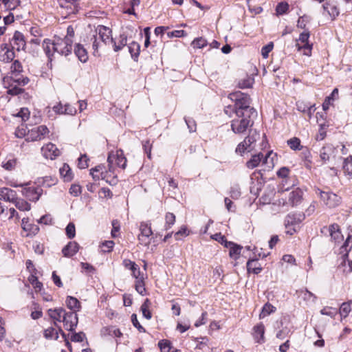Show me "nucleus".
Instances as JSON below:
<instances>
[{"instance_id": "nucleus-5", "label": "nucleus", "mask_w": 352, "mask_h": 352, "mask_svg": "<svg viewBox=\"0 0 352 352\" xmlns=\"http://www.w3.org/2000/svg\"><path fill=\"white\" fill-rule=\"evenodd\" d=\"M107 162L109 164V171H113L116 166L124 169L126 166V159L121 150L117 151L115 153H109Z\"/></svg>"}, {"instance_id": "nucleus-21", "label": "nucleus", "mask_w": 352, "mask_h": 352, "mask_svg": "<svg viewBox=\"0 0 352 352\" xmlns=\"http://www.w3.org/2000/svg\"><path fill=\"white\" fill-rule=\"evenodd\" d=\"M335 148L331 144H327L321 148L320 150V157L323 162L329 160L330 156L333 154Z\"/></svg>"}, {"instance_id": "nucleus-56", "label": "nucleus", "mask_w": 352, "mask_h": 352, "mask_svg": "<svg viewBox=\"0 0 352 352\" xmlns=\"http://www.w3.org/2000/svg\"><path fill=\"white\" fill-rule=\"evenodd\" d=\"M290 333V329L287 327H283L276 333V338L280 340H284L289 336Z\"/></svg>"}, {"instance_id": "nucleus-61", "label": "nucleus", "mask_w": 352, "mask_h": 352, "mask_svg": "<svg viewBox=\"0 0 352 352\" xmlns=\"http://www.w3.org/2000/svg\"><path fill=\"white\" fill-rule=\"evenodd\" d=\"M187 35L186 32L184 30H174L172 32H168L167 33V36L168 38H181L186 36Z\"/></svg>"}, {"instance_id": "nucleus-64", "label": "nucleus", "mask_w": 352, "mask_h": 352, "mask_svg": "<svg viewBox=\"0 0 352 352\" xmlns=\"http://www.w3.org/2000/svg\"><path fill=\"white\" fill-rule=\"evenodd\" d=\"M309 20L310 19L308 16L304 15L300 16L298 20L297 26L301 29H305Z\"/></svg>"}, {"instance_id": "nucleus-2", "label": "nucleus", "mask_w": 352, "mask_h": 352, "mask_svg": "<svg viewBox=\"0 0 352 352\" xmlns=\"http://www.w3.org/2000/svg\"><path fill=\"white\" fill-rule=\"evenodd\" d=\"M231 123V129L234 133L241 134L253 125V121L250 119L252 116L244 114L243 116H236Z\"/></svg>"}, {"instance_id": "nucleus-36", "label": "nucleus", "mask_w": 352, "mask_h": 352, "mask_svg": "<svg viewBox=\"0 0 352 352\" xmlns=\"http://www.w3.org/2000/svg\"><path fill=\"white\" fill-rule=\"evenodd\" d=\"M343 170L346 175L352 178V156H349L344 160Z\"/></svg>"}, {"instance_id": "nucleus-6", "label": "nucleus", "mask_w": 352, "mask_h": 352, "mask_svg": "<svg viewBox=\"0 0 352 352\" xmlns=\"http://www.w3.org/2000/svg\"><path fill=\"white\" fill-rule=\"evenodd\" d=\"M316 192L320 195L321 200L329 208H335L340 203V197L331 192H324L317 189Z\"/></svg>"}, {"instance_id": "nucleus-38", "label": "nucleus", "mask_w": 352, "mask_h": 352, "mask_svg": "<svg viewBox=\"0 0 352 352\" xmlns=\"http://www.w3.org/2000/svg\"><path fill=\"white\" fill-rule=\"evenodd\" d=\"M253 331L254 337L258 340V342H259L260 340L263 339L265 327L263 323H259L257 325L254 326Z\"/></svg>"}, {"instance_id": "nucleus-51", "label": "nucleus", "mask_w": 352, "mask_h": 352, "mask_svg": "<svg viewBox=\"0 0 352 352\" xmlns=\"http://www.w3.org/2000/svg\"><path fill=\"white\" fill-rule=\"evenodd\" d=\"M254 83V79L250 77H247L245 79H243L239 81V87L241 89H246L252 87Z\"/></svg>"}, {"instance_id": "nucleus-15", "label": "nucleus", "mask_w": 352, "mask_h": 352, "mask_svg": "<svg viewBox=\"0 0 352 352\" xmlns=\"http://www.w3.org/2000/svg\"><path fill=\"white\" fill-rule=\"evenodd\" d=\"M60 8L66 10L67 14H75L78 10V3L76 0H58Z\"/></svg>"}, {"instance_id": "nucleus-55", "label": "nucleus", "mask_w": 352, "mask_h": 352, "mask_svg": "<svg viewBox=\"0 0 352 352\" xmlns=\"http://www.w3.org/2000/svg\"><path fill=\"white\" fill-rule=\"evenodd\" d=\"M142 146L145 153L147 155L148 159H151V150L153 146V143L150 142V140H146L142 142Z\"/></svg>"}, {"instance_id": "nucleus-43", "label": "nucleus", "mask_w": 352, "mask_h": 352, "mask_svg": "<svg viewBox=\"0 0 352 352\" xmlns=\"http://www.w3.org/2000/svg\"><path fill=\"white\" fill-rule=\"evenodd\" d=\"M175 222V215L171 212H167L165 215V226L166 230L170 229Z\"/></svg>"}, {"instance_id": "nucleus-23", "label": "nucleus", "mask_w": 352, "mask_h": 352, "mask_svg": "<svg viewBox=\"0 0 352 352\" xmlns=\"http://www.w3.org/2000/svg\"><path fill=\"white\" fill-rule=\"evenodd\" d=\"M298 297L302 299L306 304L314 302L316 300V296L307 289H301L296 292Z\"/></svg>"}, {"instance_id": "nucleus-35", "label": "nucleus", "mask_w": 352, "mask_h": 352, "mask_svg": "<svg viewBox=\"0 0 352 352\" xmlns=\"http://www.w3.org/2000/svg\"><path fill=\"white\" fill-rule=\"evenodd\" d=\"M129 52L134 60H137L140 51V45L135 41L130 43L128 45Z\"/></svg>"}, {"instance_id": "nucleus-48", "label": "nucleus", "mask_w": 352, "mask_h": 352, "mask_svg": "<svg viewBox=\"0 0 352 352\" xmlns=\"http://www.w3.org/2000/svg\"><path fill=\"white\" fill-rule=\"evenodd\" d=\"M2 3L8 10H14L21 3V0H2Z\"/></svg>"}, {"instance_id": "nucleus-31", "label": "nucleus", "mask_w": 352, "mask_h": 352, "mask_svg": "<svg viewBox=\"0 0 352 352\" xmlns=\"http://www.w3.org/2000/svg\"><path fill=\"white\" fill-rule=\"evenodd\" d=\"M90 42L92 44V49L94 50V56H98V50L99 48H101L102 45H104L100 39L99 38L98 36H96V34H93L90 37Z\"/></svg>"}, {"instance_id": "nucleus-37", "label": "nucleus", "mask_w": 352, "mask_h": 352, "mask_svg": "<svg viewBox=\"0 0 352 352\" xmlns=\"http://www.w3.org/2000/svg\"><path fill=\"white\" fill-rule=\"evenodd\" d=\"M13 203L14 204L16 208H18L19 210L29 211L31 209L30 204L22 199H18L16 197Z\"/></svg>"}, {"instance_id": "nucleus-58", "label": "nucleus", "mask_w": 352, "mask_h": 352, "mask_svg": "<svg viewBox=\"0 0 352 352\" xmlns=\"http://www.w3.org/2000/svg\"><path fill=\"white\" fill-rule=\"evenodd\" d=\"M296 46L298 48V51H300L301 50H303V54L306 56H310L311 55V45L309 43H306L305 45H302V46L300 45L298 43H296Z\"/></svg>"}, {"instance_id": "nucleus-41", "label": "nucleus", "mask_w": 352, "mask_h": 352, "mask_svg": "<svg viewBox=\"0 0 352 352\" xmlns=\"http://www.w3.org/2000/svg\"><path fill=\"white\" fill-rule=\"evenodd\" d=\"M57 179L56 177L51 176H46L39 179L38 182L46 187H50L56 184Z\"/></svg>"}, {"instance_id": "nucleus-39", "label": "nucleus", "mask_w": 352, "mask_h": 352, "mask_svg": "<svg viewBox=\"0 0 352 352\" xmlns=\"http://www.w3.org/2000/svg\"><path fill=\"white\" fill-rule=\"evenodd\" d=\"M352 309V300L349 302H344L341 305L339 312L342 317L346 318Z\"/></svg>"}, {"instance_id": "nucleus-42", "label": "nucleus", "mask_w": 352, "mask_h": 352, "mask_svg": "<svg viewBox=\"0 0 352 352\" xmlns=\"http://www.w3.org/2000/svg\"><path fill=\"white\" fill-rule=\"evenodd\" d=\"M58 331H57L54 327H49L44 331V336L47 339H54L57 340L58 338Z\"/></svg>"}, {"instance_id": "nucleus-22", "label": "nucleus", "mask_w": 352, "mask_h": 352, "mask_svg": "<svg viewBox=\"0 0 352 352\" xmlns=\"http://www.w3.org/2000/svg\"><path fill=\"white\" fill-rule=\"evenodd\" d=\"M78 249L79 245L76 242L70 241L63 248L62 252L65 256L71 257L78 251Z\"/></svg>"}, {"instance_id": "nucleus-24", "label": "nucleus", "mask_w": 352, "mask_h": 352, "mask_svg": "<svg viewBox=\"0 0 352 352\" xmlns=\"http://www.w3.org/2000/svg\"><path fill=\"white\" fill-rule=\"evenodd\" d=\"M226 247L230 249L229 255L234 260L239 258L242 249L241 245H236L233 242H229L226 243Z\"/></svg>"}, {"instance_id": "nucleus-11", "label": "nucleus", "mask_w": 352, "mask_h": 352, "mask_svg": "<svg viewBox=\"0 0 352 352\" xmlns=\"http://www.w3.org/2000/svg\"><path fill=\"white\" fill-rule=\"evenodd\" d=\"M22 195L31 201H37L43 194V189L39 186L23 188Z\"/></svg>"}, {"instance_id": "nucleus-49", "label": "nucleus", "mask_w": 352, "mask_h": 352, "mask_svg": "<svg viewBox=\"0 0 352 352\" xmlns=\"http://www.w3.org/2000/svg\"><path fill=\"white\" fill-rule=\"evenodd\" d=\"M143 278L136 279L135 281V290L142 296H144L146 292L144 282Z\"/></svg>"}, {"instance_id": "nucleus-8", "label": "nucleus", "mask_w": 352, "mask_h": 352, "mask_svg": "<svg viewBox=\"0 0 352 352\" xmlns=\"http://www.w3.org/2000/svg\"><path fill=\"white\" fill-rule=\"evenodd\" d=\"M140 233L138 240L142 245L145 246L150 243V236L153 234L151 223L150 222H141L140 225Z\"/></svg>"}, {"instance_id": "nucleus-52", "label": "nucleus", "mask_w": 352, "mask_h": 352, "mask_svg": "<svg viewBox=\"0 0 352 352\" xmlns=\"http://www.w3.org/2000/svg\"><path fill=\"white\" fill-rule=\"evenodd\" d=\"M66 235L69 239H73L76 236V228L74 223L70 222L65 228Z\"/></svg>"}, {"instance_id": "nucleus-18", "label": "nucleus", "mask_w": 352, "mask_h": 352, "mask_svg": "<svg viewBox=\"0 0 352 352\" xmlns=\"http://www.w3.org/2000/svg\"><path fill=\"white\" fill-rule=\"evenodd\" d=\"M65 309L63 308L50 309L47 311L49 316L54 320V324L58 327L57 322H63V319L65 313Z\"/></svg>"}, {"instance_id": "nucleus-19", "label": "nucleus", "mask_w": 352, "mask_h": 352, "mask_svg": "<svg viewBox=\"0 0 352 352\" xmlns=\"http://www.w3.org/2000/svg\"><path fill=\"white\" fill-rule=\"evenodd\" d=\"M302 197H303L302 190L299 188H296L289 193V203L292 206H297L302 202Z\"/></svg>"}, {"instance_id": "nucleus-50", "label": "nucleus", "mask_w": 352, "mask_h": 352, "mask_svg": "<svg viewBox=\"0 0 352 352\" xmlns=\"http://www.w3.org/2000/svg\"><path fill=\"white\" fill-rule=\"evenodd\" d=\"M287 144L289 147L293 150H300L302 146H300V140L298 138H293L287 141Z\"/></svg>"}, {"instance_id": "nucleus-57", "label": "nucleus", "mask_w": 352, "mask_h": 352, "mask_svg": "<svg viewBox=\"0 0 352 352\" xmlns=\"http://www.w3.org/2000/svg\"><path fill=\"white\" fill-rule=\"evenodd\" d=\"M289 9V5L286 2L279 3L276 8L278 14H283L287 12Z\"/></svg>"}, {"instance_id": "nucleus-34", "label": "nucleus", "mask_w": 352, "mask_h": 352, "mask_svg": "<svg viewBox=\"0 0 352 352\" xmlns=\"http://www.w3.org/2000/svg\"><path fill=\"white\" fill-rule=\"evenodd\" d=\"M17 160L13 156H8L3 161L1 162V166L7 170H12L14 169L16 165Z\"/></svg>"}, {"instance_id": "nucleus-1", "label": "nucleus", "mask_w": 352, "mask_h": 352, "mask_svg": "<svg viewBox=\"0 0 352 352\" xmlns=\"http://www.w3.org/2000/svg\"><path fill=\"white\" fill-rule=\"evenodd\" d=\"M228 98L234 102V112L236 116H248L256 115V110L250 107V96L240 91L232 92L229 94Z\"/></svg>"}, {"instance_id": "nucleus-40", "label": "nucleus", "mask_w": 352, "mask_h": 352, "mask_svg": "<svg viewBox=\"0 0 352 352\" xmlns=\"http://www.w3.org/2000/svg\"><path fill=\"white\" fill-rule=\"evenodd\" d=\"M151 305V301L149 299L146 298L144 303L141 306V311L144 318L148 320H150L152 317L151 313L149 311V307Z\"/></svg>"}, {"instance_id": "nucleus-25", "label": "nucleus", "mask_w": 352, "mask_h": 352, "mask_svg": "<svg viewBox=\"0 0 352 352\" xmlns=\"http://www.w3.org/2000/svg\"><path fill=\"white\" fill-rule=\"evenodd\" d=\"M74 53L82 63H86L88 60L87 50L81 44H76L74 47Z\"/></svg>"}, {"instance_id": "nucleus-54", "label": "nucleus", "mask_w": 352, "mask_h": 352, "mask_svg": "<svg viewBox=\"0 0 352 352\" xmlns=\"http://www.w3.org/2000/svg\"><path fill=\"white\" fill-rule=\"evenodd\" d=\"M158 346L162 352H170L171 349V343L167 340H160L158 343Z\"/></svg>"}, {"instance_id": "nucleus-14", "label": "nucleus", "mask_w": 352, "mask_h": 352, "mask_svg": "<svg viewBox=\"0 0 352 352\" xmlns=\"http://www.w3.org/2000/svg\"><path fill=\"white\" fill-rule=\"evenodd\" d=\"M321 232H329L331 239L335 243L340 242L342 240V236L339 229V226L333 223L329 227H324L322 228Z\"/></svg>"}, {"instance_id": "nucleus-30", "label": "nucleus", "mask_w": 352, "mask_h": 352, "mask_svg": "<svg viewBox=\"0 0 352 352\" xmlns=\"http://www.w3.org/2000/svg\"><path fill=\"white\" fill-rule=\"evenodd\" d=\"M247 270L249 273L258 274L261 272L262 267L256 259H250L247 263Z\"/></svg>"}, {"instance_id": "nucleus-33", "label": "nucleus", "mask_w": 352, "mask_h": 352, "mask_svg": "<svg viewBox=\"0 0 352 352\" xmlns=\"http://www.w3.org/2000/svg\"><path fill=\"white\" fill-rule=\"evenodd\" d=\"M60 176L63 178L65 182H69L72 179L73 175L72 170L68 164H64L59 170Z\"/></svg>"}, {"instance_id": "nucleus-16", "label": "nucleus", "mask_w": 352, "mask_h": 352, "mask_svg": "<svg viewBox=\"0 0 352 352\" xmlns=\"http://www.w3.org/2000/svg\"><path fill=\"white\" fill-rule=\"evenodd\" d=\"M25 45L26 43L23 34L19 32H15L11 40V47L20 51L25 49Z\"/></svg>"}, {"instance_id": "nucleus-27", "label": "nucleus", "mask_w": 352, "mask_h": 352, "mask_svg": "<svg viewBox=\"0 0 352 352\" xmlns=\"http://www.w3.org/2000/svg\"><path fill=\"white\" fill-rule=\"evenodd\" d=\"M304 214H289L285 220L286 228L289 225H294L300 223L304 219Z\"/></svg>"}, {"instance_id": "nucleus-60", "label": "nucleus", "mask_w": 352, "mask_h": 352, "mask_svg": "<svg viewBox=\"0 0 352 352\" xmlns=\"http://www.w3.org/2000/svg\"><path fill=\"white\" fill-rule=\"evenodd\" d=\"M230 197L234 199H237L241 196V190L237 185L233 186L230 191Z\"/></svg>"}, {"instance_id": "nucleus-17", "label": "nucleus", "mask_w": 352, "mask_h": 352, "mask_svg": "<svg viewBox=\"0 0 352 352\" xmlns=\"http://www.w3.org/2000/svg\"><path fill=\"white\" fill-rule=\"evenodd\" d=\"M15 57L13 49L8 45L0 47V60L4 63L11 62Z\"/></svg>"}, {"instance_id": "nucleus-12", "label": "nucleus", "mask_w": 352, "mask_h": 352, "mask_svg": "<svg viewBox=\"0 0 352 352\" xmlns=\"http://www.w3.org/2000/svg\"><path fill=\"white\" fill-rule=\"evenodd\" d=\"M272 155L275 156L276 154L273 153L272 151H270L267 153L265 157H263V155L261 153L257 155H254L252 156L251 159L247 162L246 165L248 168L252 169L258 166L262 160L264 164H267L270 163L268 160L271 157Z\"/></svg>"}, {"instance_id": "nucleus-29", "label": "nucleus", "mask_w": 352, "mask_h": 352, "mask_svg": "<svg viewBox=\"0 0 352 352\" xmlns=\"http://www.w3.org/2000/svg\"><path fill=\"white\" fill-rule=\"evenodd\" d=\"M65 302L67 308L75 313L80 309V302L76 298L69 296L67 297Z\"/></svg>"}, {"instance_id": "nucleus-47", "label": "nucleus", "mask_w": 352, "mask_h": 352, "mask_svg": "<svg viewBox=\"0 0 352 352\" xmlns=\"http://www.w3.org/2000/svg\"><path fill=\"white\" fill-rule=\"evenodd\" d=\"M114 244L115 243L113 241H104L100 245L101 252L104 253L111 252L114 246Z\"/></svg>"}, {"instance_id": "nucleus-4", "label": "nucleus", "mask_w": 352, "mask_h": 352, "mask_svg": "<svg viewBox=\"0 0 352 352\" xmlns=\"http://www.w3.org/2000/svg\"><path fill=\"white\" fill-rule=\"evenodd\" d=\"M259 138V134L256 131H250L248 136H247L243 142L239 143L236 148V153L243 155L245 152H250L255 147V143Z\"/></svg>"}, {"instance_id": "nucleus-28", "label": "nucleus", "mask_w": 352, "mask_h": 352, "mask_svg": "<svg viewBox=\"0 0 352 352\" xmlns=\"http://www.w3.org/2000/svg\"><path fill=\"white\" fill-rule=\"evenodd\" d=\"M322 8L324 11L328 12L332 20H334L340 14L337 6L330 2L324 4Z\"/></svg>"}, {"instance_id": "nucleus-63", "label": "nucleus", "mask_w": 352, "mask_h": 352, "mask_svg": "<svg viewBox=\"0 0 352 352\" xmlns=\"http://www.w3.org/2000/svg\"><path fill=\"white\" fill-rule=\"evenodd\" d=\"M10 69L12 73L19 74L23 71V67L21 63L19 60H16L12 64Z\"/></svg>"}, {"instance_id": "nucleus-20", "label": "nucleus", "mask_w": 352, "mask_h": 352, "mask_svg": "<svg viewBox=\"0 0 352 352\" xmlns=\"http://www.w3.org/2000/svg\"><path fill=\"white\" fill-rule=\"evenodd\" d=\"M16 197V191L8 188H0V199L4 200L6 201L12 202L15 200Z\"/></svg>"}, {"instance_id": "nucleus-7", "label": "nucleus", "mask_w": 352, "mask_h": 352, "mask_svg": "<svg viewBox=\"0 0 352 352\" xmlns=\"http://www.w3.org/2000/svg\"><path fill=\"white\" fill-rule=\"evenodd\" d=\"M50 131L45 125H40L28 131L26 140L32 142L41 140Z\"/></svg>"}, {"instance_id": "nucleus-10", "label": "nucleus", "mask_w": 352, "mask_h": 352, "mask_svg": "<svg viewBox=\"0 0 352 352\" xmlns=\"http://www.w3.org/2000/svg\"><path fill=\"white\" fill-rule=\"evenodd\" d=\"M63 322L65 329L69 331H74L78 323V315L74 311H65Z\"/></svg>"}, {"instance_id": "nucleus-46", "label": "nucleus", "mask_w": 352, "mask_h": 352, "mask_svg": "<svg viewBox=\"0 0 352 352\" xmlns=\"http://www.w3.org/2000/svg\"><path fill=\"white\" fill-rule=\"evenodd\" d=\"M208 45L207 41L202 38H196L191 43V45L194 48L201 49Z\"/></svg>"}, {"instance_id": "nucleus-44", "label": "nucleus", "mask_w": 352, "mask_h": 352, "mask_svg": "<svg viewBox=\"0 0 352 352\" xmlns=\"http://www.w3.org/2000/svg\"><path fill=\"white\" fill-rule=\"evenodd\" d=\"M276 308L272 306L271 304L266 303L262 311L259 315L260 318H263L266 317L267 316L270 315L271 313L274 312Z\"/></svg>"}, {"instance_id": "nucleus-53", "label": "nucleus", "mask_w": 352, "mask_h": 352, "mask_svg": "<svg viewBox=\"0 0 352 352\" xmlns=\"http://www.w3.org/2000/svg\"><path fill=\"white\" fill-rule=\"evenodd\" d=\"M320 314L322 315L329 316L334 318L338 314L337 309L331 307H325L320 310Z\"/></svg>"}, {"instance_id": "nucleus-3", "label": "nucleus", "mask_w": 352, "mask_h": 352, "mask_svg": "<svg viewBox=\"0 0 352 352\" xmlns=\"http://www.w3.org/2000/svg\"><path fill=\"white\" fill-rule=\"evenodd\" d=\"M73 41L68 38H58L54 41L52 45L53 52L60 55L67 56L72 53Z\"/></svg>"}, {"instance_id": "nucleus-26", "label": "nucleus", "mask_w": 352, "mask_h": 352, "mask_svg": "<svg viewBox=\"0 0 352 352\" xmlns=\"http://www.w3.org/2000/svg\"><path fill=\"white\" fill-rule=\"evenodd\" d=\"M113 45L115 52L121 50L127 44V36L125 34H121L118 38L113 39L111 43Z\"/></svg>"}, {"instance_id": "nucleus-32", "label": "nucleus", "mask_w": 352, "mask_h": 352, "mask_svg": "<svg viewBox=\"0 0 352 352\" xmlns=\"http://www.w3.org/2000/svg\"><path fill=\"white\" fill-rule=\"evenodd\" d=\"M338 89L337 88H335L330 96H327L323 104H322V109L326 111L329 108V106L332 104V102L338 99Z\"/></svg>"}, {"instance_id": "nucleus-13", "label": "nucleus", "mask_w": 352, "mask_h": 352, "mask_svg": "<svg viewBox=\"0 0 352 352\" xmlns=\"http://www.w3.org/2000/svg\"><path fill=\"white\" fill-rule=\"evenodd\" d=\"M41 152L45 158L50 160L55 159L60 154V152L56 146L52 143H48L43 146L41 148Z\"/></svg>"}, {"instance_id": "nucleus-45", "label": "nucleus", "mask_w": 352, "mask_h": 352, "mask_svg": "<svg viewBox=\"0 0 352 352\" xmlns=\"http://www.w3.org/2000/svg\"><path fill=\"white\" fill-rule=\"evenodd\" d=\"M52 43H50V40H44L43 43V47L45 52V54L48 57V59L52 61V56L53 54L52 52L53 51V49L52 47Z\"/></svg>"}, {"instance_id": "nucleus-9", "label": "nucleus", "mask_w": 352, "mask_h": 352, "mask_svg": "<svg viewBox=\"0 0 352 352\" xmlns=\"http://www.w3.org/2000/svg\"><path fill=\"white\" fill-rule=\"evenodd\" d=\"M94 34L99 36V38L104 45H107L113 42L112 31L110 28L106 26L98 25L96 28Z\"/></svg>"}, {"instance_id": "nucleus-62", "label": "nucleus", "mask_w": 352, "mask_h": 352, "mask_svg": "<svg viewBox=\"0 0 352 352\" xmlns=\"http://www.w3.org/2000/svg\"><path fill=\"white\" fill-rule=\"evenodd\" d=\"M88 157L86 155H81L78 158V166L80 168L83 169L88 167Z\"/></svg>"}, {"instance_id": "nucleus-59", "label": "nucleus", "mask_w": 352, "mask_h": 352, "mask_svg": "<svg viewBox=\"0 0 352 352\" xmlns=\"http://www.w3.org/2000/svg\"><path fill=\"white\" fill-rule=\"evenodd\" d=\"M273 47L274 45L272 42H270L262 47L261 54L264 58H267L268 57L269 53L273 50Z\"/></svg>"}]
</instances>
